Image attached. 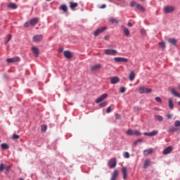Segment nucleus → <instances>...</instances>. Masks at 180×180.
Segmentation results:
<instances>
[{
  "label": "nucleus",
  "mask_w": 180,
  "mask_h": 180,
  "mask_svg": "<svg viewBox=\"0 0 180 180\" xmlns=\"http://www.w3.org/2000/svg\"><path fill=\"white\" fill-rule=\"evenodd\" d=\"M155 120L158 122H162L164 120V117L161 115H155Z\"/></svg>",
  "instance_id": "nucleus-30"
},
{
  "label": "nucleus",
  "mask_w": 180,
  "mask_h": 180,
  "mask_svg": "<svg viewBox=\"0 0 180 180\" xmlns=\"http://www.w3.org/2000/svg\"><path fill=\"white\" fill-rule=\"evenodd\" d=\"M127 136H141V132L139 131L138 130H132V129H128L126 131Z\"/></svg>",
  "instance_id": "nucleus-1"
},
{
  "label": "nucleus",
  "mask_w": 180,
  "mask_h": 180,
  "mask_svg": "<svg viewBox=\"0 0 180 180\" xmlns=\"http://www.w3.org/2000/svg\"><path fill=\"white\" fill-rule=\"evenodd\" d=\"M64 56L65 57V58H72V53H71V51H65L63 53Z\"/></svg>",
  "instance_id": "nucleus-18"
},
{
  "label": "nucleus",
  "mask_w": 180,
  "mask_h": 180,
  "mask_svg": "<svg viewBox=\"0 0 180 180\" xmlns=\"http://www.w3.org/2000/svg\"><path fill=\"white\" fill-rule=\"evenodd\" d=\"M109 22H110L111 23H115L117 25V23H119V20L116 18H110Z\"/></svg>",
  "instance_id": "nucleus-34"
},
{
  "label": "nucleus",
  "mask_w": 180,
  "mask_h": 180,
  "mask_svg": "<svg viewBox=\"0 0 180 180\" xmlns=\"http://www.w3.org/2000/svg\"><path fill=\"white\" fill-rule=\"evenodd\" d=\"M11 39H12V35L8 34V40H6V41H5V44H8V43H9V41H11Z\"/></svg>",
  "instance_id": "nucleus-37"
},
{
  "label": "nucleus",
  "mask_w": 180,
  "mask_h": 180,
  "mask_svg": "<svg viewBox=\"0 0 180 180\" xmlns=\"http://www.w3.org/2000/svg\"><path fill=\"white\" fill-rule=\"evenodd\" d=\"M4 169H5V165H4V163H1L0 165V172H2V171H4Z\"/></svg>",
  "instance_id": "nucleus-40"
},
{
  "label": "nucleus",
  "mask_w": 180,
  "mask_h": 180,
  "mask_svg": "<svg viewBox=\"0 0 180 180\" xmlns=\"http://www.w3.org/2000/svg\"><path fill=\"white\" fill-rule=\"evenodd\" d=\"M146 30L141 29V34L142 36H146Z\"/></svg>",
  "instance_id": "nucleus-45"
},
{
  "label": "nucleus",
  "mask_w": 180,
  "mask_h": 180,
  "mask_svg": "<svg viewBox=\"0 0 180 180\" xmlns=\"http://www.w3.org/2000/svg\"><path fill=\"white\" fill-rule=\"evenodd\" d=\"M112 112V109L110 107H108L107 109H106V113H110Z\"/></svg>",
  "instance_id": "nucleus-50"
},
{
  "label": "nucleus",
  "mask_w": 180,
  "mask_h": 180,
  "mask_svg": "<svg viewBox=\"0 0 180 180\" xmlns=\"http://www.w3.org/2000/svg\"><path fill=\"white\" fill-rule=\"evenodd\" d=\"M127 26H129V27H132L133 24H131V22H128Z\"/></svg>",
  "instance_id": "nucleus-54"
},
{
  "label": "nucleus",
  "mask_w": 180,
  "mask_h": 180,
  "mask_svg": "<svg viewBox=\"0 0 180 180\" xmlns=\"http://www.w3.org/2000/svg\"><path fill=\"white\" fill-rule=\"evenodd\" d=\"M134 109L135 110L136 109L138 110H139V107H135Z\"/></svg>",
  "instance_id": "nucleus-56"
},
{
  "label": "nucleus",
  "mask_w": 180,
  "mask_h": 180,
  "mask_svg": "<svg viewBox=\"0 0 180 180\" xmlns=\"http://www.w3.org/2000/svg\"><path fill=\"white\" fill-rule=\"evenodd\" d=\"M115 63H129V59L122 57H116L114 58Z\"/></svg>",
  "instance_id": "nucleus-7"
},
{
  "label": "nucleus",
  "mask_w": 180,
  "mask_h": 180,
  "mask_svg": "<svg viewBox=\"0 0 180 180\" xmlns=\"http://www.w3.org/2000/svg\"><path fill=\"white\" fill-rule=\"evenodd\" d=\"M136 9H138V11H141V12H144V11H146V8L141 6V4H136Z\"/></svg>",
  "instance_id": "nucleus-27"
},
{
  "label": "nucleus",
  "mask_w": 180,
  "mask_h": 180,
  "mask_svg": "<svg viewBox=\"0 0 180 180\" xmlns=\"http://www.w3.org/2000/svg\"><path fill=\"white\" fill-rule=\"evenodd\" d=\"M101 9H105V8H106V4H103L100 7Z\"/></svg>",
  "instance_id": "nucleus-52"
},
{
  "label": "nucleus",
  "mask_w": 180,
  "mask_h": 180,
  "mask_svg": "<svg viewBox=\"0 0 180 180\" xmlns=\"http://www.w3.org/2000/svg\"><path fill=\"white\" fill-rule=\"evenodd\" d=\"M106 29H108V27H102L101 28H98L94 32V35L98 37L99 34H101V33H103V32H105Z\"/></svg>",
  "instance_id": "nucleus-6"
},
{
  "label": "nucleus",
  "mask_w": 180,
  "mask_h": 180,
  "mask_svg": "<svg viewBox=\"0 0 180 180\" xmlns=\"http://www.w3.org/2000/svg\"><path fill=\"white\" fill-rule=\"evenodd\" d=\"M110 82L112 84H117L120 82V79L118 77H110Z\"/></svg>",
  "instance_id": "nucleus-15"
},
{
  "label": "nucleus",
  "mask_w": 180,
  "mask_h": 180,
  "mask_svg": "<svg viewBox=\"0 0 180 180\" xmlns=\"http://www.w3.org/2000/svg\"><path fill=\"white\" fill-rule=\"evenodd\" d=\"M24 26L25 27H29L30 26V22H26Z\"/></svg>",
  "instance_id": "nucleus-49"
},
{
  "label": "nucleus",
  "mask_w": 180,
  "mask_h": 180,
  "mask_svg": "<svg viewBox=\"0 0 180 180\" xmlns=\"http://www.w3.org/2000/svg\"><path fill=\"white\" fill-rule=\"evenodd\" d=\"M167 119H172V115H171V114H167Z\"/></svg>",
  "instance_id": "nucleus-53"
},
{
  "label": "nucleus",
  "mask_w": 180,
  "mask_h": 180,
  "mask_svg": "<svg viewBox=\"0 0 180 180\" xmlns=\"http://www.w3.org/2000/svg\"><path fill=\"white\" fill-rule=\"evenodd\" d=\"M106 105H108L107 101H104V102L100 103L101 108H105V106H106Z\"/></svg>",
  "instance_id": "nucleus-41"
},
{
  "label": "nucleus",
  "mask_w": 180,
  "mask_h": 180,
  "mask_svg": "<svg viewBox=\"0 0 180 180\" xmlns=\"http://www.w3.org/2000/svg\"><path fill=\"white\" fill-rule=\"evenodd\" d=\"M1 147L3 150H8L9 148V145L7 143H1Z\"/></svg>",
  "instance_id": "nucleus-33"
},
{
  "label": "nucleus",
  "mask_w": 180,
  "mask_h": 180,
  "mask_svg": "<svg viewBox=\"0 0 180 180\" xmlns=\"http://www.w3.org/2000/svg\"><path fill=\"white\" fill-rule=\"evenodd\" d=\"M115 119H117V120H119V119H120V115L116 114V115H115Z\"/></svg>",
  "instance_id": "nucleus-51"
},
{
  "label": "nucleus",
  "mask_w": 180,
  "mask_h": 180,
  "mask_svg": "<svg viewBox=\"0 0 180 180\" xmlns=\"http://www.w3.org/2000/svg\"><path fill=\"white\" fill-rule=\"evenodd\" d=\"M174 126H175V127H179V126H180V121L179 120H176L174 122Z\"/></svg>",
  "instance_id": "nucleus-43"
},
{
  "label": "nucleus",
  "mask_w": 180,
  "mask_h": 180,
  "mask_svg": "<svg viewBox=\"0 0 180 180\" xmlns=\"http://www.w3.org/2000/svg\"><path fill=\"white\" fill-rule=\"evenodd\" d=\"M108 98V94H102L99 98L96 99V103H101L103 101H105Z\"/></svg>",
  "instance_id": "nucleus-10"
},
{
  "label": "nucleus",
  "mask_w": 180,
  "mask_h": 180,
  "mask_svg": "<svg viewBox=\"0 0 180 180\" xmlns=\"http://www.w3.org/2000/svg\"><path fill=\"white\" fill-rule=\"evenodd\" d=\"M20 139V136L18 135V134H13L12 136V139L13 140H19Z\"/></svg>",
  "instance_id": "nucleus-35"
},
{
  "label": "nucleus",
  "mask_w": 180,
  "mask_h": 180,
  "mask_svg": "<svg viewBox=\"0 0 180 180\" xmlns=\"http://www.w3.org/2000/svg\"><path fill=\"white\" fill-rule=\"evenodd\" d=\"M120 92H121V94H124L126 92V88L125 87H121Z\"/></svg>",
  "instance_id": "nucleus-47"
},
{
  "label": "nucleus",
  "mask_w": 180,
  "mask_h": 180,
  "mask_svg": "<svg viewBox=\"0 0 180 180\" xmlns=\"http://www.w3.org/2000/svg\"><path fill=\"white\" fill-rule=\"evenodd\" d=\"M153 148H149L147 150H143L144 155H150V154H153Z\"/></svg>",
  "instance_id": "nucleus-24"
},
{
  "label": "nucleus",
  "mask_w": 180,
  "mask_h": 180,
  "mask_svg": "<svg viewBox=\"0 0 180 180\" xmlns=\"http://www.w3.org/2000/svg\"><path fill=\"white\" fill-rule=\"evenodd\" d=\"M136 78V75H134V72L131 71L129 74V80L133 81Z\"/></svg>",
  "instance_id": "nucleus-32"
},
{
  "label": "nucleus",
  "mask_w": 180,
  "mask_h": 180,
  "mask_svg": "<svg viewBox=\"0 0 180 180\" xmlns=\"http://www.w3.org/2000/svg\"><path fill=\"white\" fill-rule=\"evenodd\" d=\"M119 175V172L117 170H114L113 173L112 174L110 180H116L117 179V176Z\"/></svg>",
  "instance_id": "nucleus-21"
},
{
  "label": "nucleus",
  "mask_w": 180,
  "mask_h": 180,
  "mask_svg": "<svg viewBox=\"0 0 180 180\" xmlns=\"http://www.w3.org/2000/svg\"><path fill=\"white\" fill-rule=\"evenodd\" d=\"M155 100L156 101V102H158L159 103H162V100L160 97H156Z\"/></svg>",
  "instance_id": "nucleus-42"
},
{
  "label": "nucleus",
  "mask_w": 180,
  "mask_h": 180,
  "mask_svg": "<svg viewBox=\"0 0 180 180\" xmlns=\"http://www.w3.org/2000/svg\"><path fill=\"white\" fill-rule=\"evenodd\" d=\"M11 166H6L5 167L4 169H6V172H9V170L11 169Z\"/></svg>",
  "instance_id": "nucleus-48"
},
{
  "label": "nucleus",
  "mask_w": 180,
  "mask_h": 180,
  "mask_svg": "<svg viewBox=\"0 0 180 180\" xmlns=\"http://www.w3.org/2000/svg\"><path fill=\"white\" fill-rule=\"evenodd\" d=\"M172 150H174V148H172V146H168L167 148H166L163 152L162 154L164 155H167L168 154H170V153L172 151Z\"/></svg>",
  "instance_id": "nucleus-13"
},
{
  "label": "nucleus",
  "mask_w": 180,
  "mask_h": 180,
  "mask_svg": "<svg viewBox=\"0 0 180 180\" xmlns=\"http://www.w3.org/2000/svg\"><path fill=\"white\" fill-rule=\"evenodd\" d=\"M168 102H169V108L170 109H174V101H173L172 98H169L168 99Z\"/></svg>",
  "instance_id": "nucleus-29"
},
{
  "label": "nucleus",
  "mask_w": 180,
  "mask_h": 180,
  "mask_svg": "<svg viewBox=\"0 0 180 180\" xmlns=\"http://www.w3.org/2000/svg\"><path fill=\"white\" fill-rule=\"evenodd\" d=\"M104 53L106 56H116L117 51L115 49H105L104 50Z\"/></svg>",
  "instance_id": "nucleus-4"
},
{
  "label": "nucleus",
  "mask_w": 180,
  "mask_h": 180,
  "mask_svg": "<svg viewBox=\"0 0 180 180\" xmlns=\"http://www.w3.org/2000/svg\"><path fill=\"white\" fill-rule=\"evenodd\" d=\"M104 39H105V40H109V36H105V37H104Z\"/></svg>",
  "instance_id": "nucleus-55"
},
{
  "label": "nucleus",
  "mask_w": 180,
  "mask_h": 180,
  "mask_svg": "<svg viewBox=\"0 0 180 180\" xmlns=\"http://www.w3.org/2000/svg\"><path fill=\"white\" fill-rule=\"evenodd\" d=\"M8 8H10L11 9H16L18 8V5L15 3H10L8 4Z\"/></svg>",
  "instance_id": "nucleus-25"
},
{
  "label": "nucleus",
  "mask_w": 180,
  "mask_h": 180,
  "mask_svg": "<svg viewBox=\"0 0 180 180\" xmlns=\"http://www.w3.org/2000/svg\"><path fill=\"white\" fill-rule=\"evenodd\" d=\"M175 11V7L174 6H165L164 8V11L165 13H172V12H174Z\"/></svg>",
  "instance_id": "nucleus-8"
},
{
  "label": "nucleus",
  "mask_w": 180,
  "mask_h": 180,
  "mask_svg": "<svg viewBox=\"0 0 180 180\" xmlns=\"http://www.w3.org/2000/svg\"><path fill=\"white\" fill-rule=\"evenodd\" d=\"M46 1H51V0H46Z\"/></svg>",
  "instance_id": "nucleus-58"
},
{
  "label": "nucleus",
  "mask_w": 180,
  "mask_h": 180,
  "mask_svg": "<svg viewBox=\"0 0 180 180\" xmlns=\"http://www.w3.org/2000/svg\"><path fill=\"white\" fill-rule=\"evenodd\" d=\"M20 58H19V57H14V58L6 59V62L8 63H18V61H20Z\"/></svg>",
  "instance_id": "nucleus-12"
},
{
  "label": "nucleus",
  "mask_w": 180,
  "mask_h": 180,
  "mask_svg": "<svg viewBox=\"0 0 180 180\" xmlns=\"http://www.w3.org/2000/svg\"><path fill=\"white\" fill-rule=\"evenodd\" d=\"M142 1H144V0H142Z\"/></svg>",
  "instance_id": "nucleus-59"
},
{
  "label": "nucleus",
  "mask_w": 180,
  "mask_h": 180,
  "mask_svg": "<svg viewBox=\"0 0 180 180\" xmlns=\"http://www.w3.org/2000/svg\"><path fill=\"white\" fill-rule=\"evenodd\" d=\"M102 68V65L101 64H97V65H94L91 66V71H98V70H101Z\"/></svg>",
  "instance_id": "nucleus-14"
},
{
  "label": "nucleus",
  "mask_w": 180,
  "mask_h": 180,
  "mask_svg": "<svg viewBox=\"0 0 180 180\" xmlns=\"http://www.w3.org/2000/svg\"><path fill=\"white\" fill-rule=\"evenodd\" d=\"M150 165H151V160H150L149 159H146L144 162H143V168L144 169L148 168V167H150Z\"/></svg>",
  "instance_id": "nucleus-17"
},
{
  "label": "nucleus",
  "mask_w": 180,
  "mask_h": 180,
  "mask_svg": "<svg viewBox=\"0 0 180 180\" xmlns=\"http://www.w3.org/2000/svg\"><path fill=\"white\" fill-rule=\"evenodd\" d=\"M46 130H47V126L42 125L41 126V131H46Z\"/></svg>",
  "instance_id": "nucleus-46"
},
{
  "label": "nucleus",
  "mask_w": 180,
  "mask_h": 180,
  "mask_svg": "<svg viewBox=\"0 0 180 180\" xmlns=\"http://www.w3.org/2000/svg\"><path fill=\"white\" fill-rule=\"evenodd\" d=\"M41 40H43V34H36L32 37V41L34 43L41 41Z\"/></svg>",
  "instance_id": "nucleus-5"
},
{
  "label": "nucleus",
  "mask_w": 180,
  "mask_h": 180,
  "mask_svg": "<svg viewBox=\"0 0 180 180\" xmlns=\"http://www.w3.org/2000/svg\"><path fill=\"white\" fill-rule=\"evenodd\" d=\"M168 41L169 43H170V44H172L173 46H176L177 41L176 39H175V38H170Z\"/></svg>",
  "instance_id": "nucleus-26"
},
{
  "label": "nucleus",
  "mask_w": 180,
  "mask_h": 180,
  "mask_svg": "<svg viewBox=\"0 0 180 180\" xmlns=\"http://www.w3.org/2000/svg\"><path fill=\"white\" fill-rule=\"evenodd\" d=\"M39 23V18H34L30 20V26H36Z\"/></svg>",
  "instance_id": "nucleus-22"
},
{
  "label": "nucleus",
  "mask_w": 180,
  "mask_h": 180,
  "mask_svg": "<svg viewBox=\"0 0 180 180\" xmlns=\"http://www.w3.org/2000/svg\"><path fill=\"white\" fill-rule=\"evenodd\" d=\"M179 129L175 127L169 128L167 129L168 133H175V131H178Z\"/></svg>",
  "instance_id": "nucleus-31"
},
{
  "label": "nucleus",
  "mask_w": 180,
  "mask_h": 180,
  "mask_svg": "<svg viewBox=\"0 0 180 180\" xmlns=\"http://www.w3.org/2000/svg\"><path fill=\"white\" fill-rule=\"evenodd\" d=\"M122 27L125 36L129 37V36H130V31L129 30V29L126 27L124 25H122Z\"/></svg>",
  "instance_id": "nucleus-19"
},
{
  "label": "nucleus",
  "mask_w": 180,
  "mask_h": 180,
  "mask_svg": "<svg viewBox=\"0 0 180 180\" xmlns=\"http://www.w3.org/2000/svg\"><path fill=\"white\" fill-rule=\"evenodd\" d=\"M32 51L36 58L39 57V56L40 54V51H39V48H37V46H32Z\"/></svg>",
  "instance_id": "nucleus-11"
},
{
  "label": "nucleus",
  "mask_w": 180,
  "mask_h": 180,
  "mask_svg": "<svg viewBox=\"0 0 180 180\" xmlns=\"http://www.w3.org/2000/svg\"><path fill=\"white\" fill-rule=\"evenodd\" d=\"M139 143H143V139H138L137 141H136L134 142L135 146H137V144H139Z\"/></svg>",
  "instance_id": "nucleus-44"
},
{
  "label": "nucleus",
  "mask_w": 180,
  "mask_h": 180,
  "mask_svg": "<svg viewBox=\"0 0 180 180\" xmlns=\"http://www.w3.org/2000/svg\"><path fill=\"white\" fill-rule=\"evenodd\" d=\"M153 90L151 89H148L144 86L139 87V94H150Z\"/></svg>",
  "instance_id": "nucleus-3"
},
{
  "label": "nucleus",
  "mask_w": 180,
  "mask_h": 180,
  "mask_svg": "<svg viewBox=\"0 0 180 180\" xmlns=\"http://www.w3.org/2000/svg\"><path fill=\"white\" fill-rule=\"evenodd\" d=\"M137 5H139V4L136 3V1L131 2V6H132V8H136Z\"/></svg>",
  "instance_id": "nucleus-38"
},
{
  "label": "nucleus",
  "mask_w": 180,
  "mask_h": 180,
  "mask_svg": "<svg viewBox=\"0 0 180 180\" xmlns=\"http://www.w3.org/2000/svg\"><path fill=\"white\" fill-rule=\"evenodd\" d=\"M60 9L65 13L68 12V7H67V6H65V4L61 5L60 6Z\"/></svg>",
  "instance_id": "nucleus-28"
},
{
  "label": "nucleus",
  "mask_w": 180,
  "mask_h": 180,
  "mask_svg": "<svg viewBox=\"0 0 180 180\" xmlns=\"http://www.w3.org/2000/svg\"><path fill=\"white\" fill-rule=\"evenodd\" d=\"M159 46L164 50V49H165V42H160Z\"/></svg>",
  "instance_id": "nucleus-39"
},
{
  "label": "nucleus",
  "mask_w": 180,
  "mask_h": 180,
  "mask_svg": "<svg viewBox=\"0 0 180 180\" xmlns=\"http://www.w3.org/2000/svg\"><path fill=\"white\" fill-rule=\"evenodd\" d=\"M123 157L124 158H130V153L129 152H124Z\"/></svg>",
  "instance_id": "nucleus-36"
},
{
  "label": "nucleus",
  "mask_w": 180,
  "mask_h": 180,
  "mask_svg": "<svg viewBox=\"0 0 180 180\" xmlns=\"http://www.w3.org/2000/svg\"><path fill=\"white\" fill-rule=\"evenodd\" d=\"M70 9L74 11L75 9V8H78V3L70 1Z\"/></svg>",
  "instance_id": "nucleus-23"
},
{
  "label": "nucleus",
  "mask_w": 180,
  "mask_h": 180,
  "mask_svg": "<svg viewBox=\"0 0 180 180\" xmlns=\"http://www.w3.org/2000/svg\"><path fill=\"white\" fill-rule=\"evenodd\" d=\"M117 165V161L116 158H111L108 163L109 168H115Z\"/></svg>",
  "instance_id": "nucleus-2"
},
{
  "label": "nucleus",
  "mask_w": 180,
  "mask_h": 180,
  "mask_svg": "<svg viewBox=\"0 0 180 180\" xmlns=\"http://www.w3.org/2000/svg\"><path fill=\"white\" fill-rule=\"evenodd\" d=\"M169 90L170 91L171 94H172V95L176 96V98H180V94L175 91V89L169 88Z\"/></svg>",
  "instance_id": "nucleus-16"
},
{
  "label": "nucleus",
  "mask_w": 180,
  "mask_h": 180,
  "mask_svg": "<svg viewBox=\"0 0 180 180\" xmlns=\"http://www.w3.org/2000/svg\"><path fill=\"white\" fill-rule=\"evenodd\" d=\"M122 172L123 174V179H126L127 178V167H122Z\"/></svg>",
  "instance_id": "nucleus-20"
},
{
  "label": "nucleus",
  "mask_w": 180,
  "mask_h": 180,
  "mask_svg": "<svg viewBox=\"0 0 180 180\" xmlns=\"http://www.w3.org/2000/svg\"><path fill=\"white\" fill-rule=\"evenodd\" d=\"M158 134V131L154 130L151 132H144L143 135L144 136H148V137H153L154 136H157Z\"/></svg>",
  "instance_id": "nucleus-9"
},
{
  "label": "nucleus",
  "mask_w": 180,
  "mask_h": 180,
  "mask_svg": "<svg viewBox=\"0 0 180 180\" xmlns=\"http://www.w3.org/2000/svg\"><path fill=\"white\" fill-rule=\"evenodd\" d=\"M20 180H25V179H23L20 178Z\"/></svg>",
  "instance_id": "nucleus-57"
}]
</instances>
